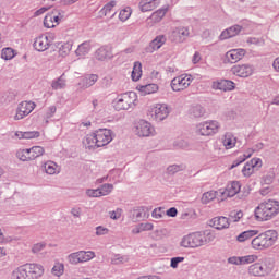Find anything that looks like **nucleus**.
I'll use <instances>...</instances> for the list:
<instances>
[{"instance_id": "nucleus-32", "label": "nucleus", "mask_w": 279, "mask_h": 279, "mask_svg": "<svg viewBox=\"0 0 279 279\" xmlns=\"http://www.w3.org/2000/svg\"><path fill=\"white\" fill-rule=\"evenodd\" d=\"M158 84H147V85H141L138 87L140 93L142 95H154V93H158Z\"/></svg>"}, {"instance_id": "nucleus-60", "label": "nucleus", "mask_w": 279, "mask_h": 279, "mask_svg": "<svg viewBox=\"0 0 279 279\" xmlns=\"http://www.w3.org/2000/svg\"><path fill=\"white\" fill-rule=\"evenodd\" d=\"M133 52H134V48H126L123 51H121L118 56H119V59L123 61V60H128L129 58L128 56H130V53H133Z\"/></svg>"}, {"instance_id": "nucleus-47", "label": "nucleus", "mask_w": 279, "mask_h": 279, "mask_svg": "<svg viewBox=\"0 0 279 279\" xmlns=\"http://www.w3.org/2000/svg\"><path fill=\"white\" fill-rule=\"evenodd\" d=\"M16 56V52L12 48H3L1 51L2 60H12Z\"/></svg>"}, {"instance_id": "nucleus-64", "label": "nucleus", "mask_w": 279, "mask_h": 279, "mask_svg": "<svg viewBox=\"0 0 279 279\" xmlns=\"http://www.w3.org/2000/svg\"><path fill=\"white\" fill-rule=\"evenodd\" d=\"M228 263H229L230 265H242V264H241V257H236V256L229 257V258H228Z\"/></svg>"}, {"instance_id": "nucleus-48", "label": "nucleus", "mask_w": 279, "mask_h": 279, "mask_svg": "<svg viewBox=\"0 0 279 279\" xmlns=\"http://www.w3.org/2000/svg\"><path fill=\"white\" fill-rule=\"evenodd\" d=\"M52 276H56L57 278H60V276L64 275V264L62 263H57L54 264V266L52 267Z\"/></svg>"}, {"instance_id": "nucleus-5", "label": "nucleus", "mask_w": 279, "mask_h": 279, "mask_svg": "<svg viewBox=\"0 0 279 279\" xmlns=\"http://www.w3.org/2000/svg\"><path fill=\"white\" fill-rule=\"evenodd\" d=\"M196 130L201 136H215L221 130V123L217 120H207L197 124Z\"/></svg>"}, {"instance_id": "nucleus-43", "label": "nucleus", "mask_w": 279, "mask_h": 279, "mask_svg": "<svg viewBox=\"0 0 279 279\" xmlns=\"http://www.w3.org/2000/svg\"><path fill=\"white\" fill-rule=\"evenodd\" d=\"M217 198V191H208L205 192L202 196V204H210V202H213V199Z\"/></svg>"}, {"instance_id": "nucleus-13", "label": "nucleus", "mask_w": 279, "mask_h": 279, "mask_svg": "<svg viewBox=\"0 0 279 279\" xmlns=\"http://www.w3.org/2000/svg\"><path fill=\"white\" fill-rule=\"evenodd\" d=\"M232 75L236 77H250L254 75V65L252 64H235L231 68Z\"/></svg>"}, {"instance_id": "nucleus-50", "label": "nucleus", "mask_w": 279, "mask_h": 279, "mask_svg": "<svg viewBox=\"0 0 279 279\" xmlns=\"http://www.w3.org/2000/svg\"><path fill=\"white\" fill-rule=\"evenodd\" d=\"M132 16V9L130 7H126L122 9L119 13V19L124 23V21H128Z\"/></svg>"}, {"instance_id": "nucleus-56", "label": "nucleus", "mask_w": 279, "mask_h": 279, "mask_svg": "<svg viewBox=\"0 0 279 279\" xmlns=\"http://www.w3.org/2000/svg\"><path fill=\"white\" fill-rule=\"evenodd\" d=\"M121 215H123V209L121 208L109 211L110 219H113V221H117V219H121Z\"/></svg>"}, {"instance_id": "nucleus-11", "label": "nucleus", "mask_w": 279, "mask_h": 279, "mask_svg": "<svg viewBox=\"0 0 279 279\" xmlns=\"http://www.w3.org/2000/svg\"><path fill=\"white\" fill-rule=\"evenodd\" d=\"M94 134H96L97 147H106L114 138V133L110 129H98Z\"/></svg>"}, {"instance_id": "nucleus-51", "label": "nucleus", "mask_w": 279, "mask_h": 279, "mask_svg": "<svg viewBox=\"0 0 279 279\" xmlns=\"http://www.w3.org/2000/svg\"><path fill=\"white\" fill-rule=\"evenodd\" d=\"M255 171L256 170L254 169V166H252L250 161H247L242 169L244 178H250V175H252V173H254Z\"/></svg>"}, {"instance_id": "nucleus-35", "label": "nucleus", "mask_w": 279, "mask_h": 279, "mask_svg": "<svg viewBox=\"0 0 279 279\" xmlns=\"http://www.w3.org/2000/svg\"><path fill=\"white\" fill-rule=\"evenodd\" d=\"M206 114V109L201 105H194L190 108V117H194V119H199Z\"/></svg>"}, {"instance_id": "nucleus-63", "label": "nucleus", "mask_w": 279, "mask_h": 279, "mask_svg": "<svg viewBox=\"0 0 279 279\" xmlns=\"http://www.w3.org/2000/svg\"><path fill=\"white\" fill-rule=\"evenodd\" d=\"M246 43L248 45H258V46L263 45V40H260L259 38H256V37H248Z\"/></svg>"}, {"instance_id": "nucleus-21", "label": "nucleus", "mask_w": 279, "mask_h": 279, "mask_svg": "<svg viewBox=\"0 0 279 279\" xmlns=\"http://www.w3.org/2000/svg\"><path fill=\"white\" fill-rule=\"evenodd\" d=\"M210 223L216 230H226V228H230V220L223 216L213 218Z\"/></svg>"}, {"instance_id": "nucleus-59", "label": "nucleus", "mask_w": 279, "mask_h": 279, "mask_svg": "<svg viewBox=\"0 0 279 279\" xmlns=\"http://www.w3.org/2000/svg\"><path fill=\"white\" fill-rule=\"evenodd\" d=\"M180 263H184V257H172L170 260V267H172V269H178Z\"/></svg>"}, {"instance_id": "nucleus-41", "label": "nucleus", "mask_w": 279, "mask_h": 279, "mask_svg": "<svg viewBox=\"0 0 279 279\" xmlns=\"http://www.w3.org/2000/svg\"><path fill=\"white\" fill-rule=\"evenodd\" d=\"M100 193V197H106V195H110L112 191H114V185L110 183H105L98 187Z\"/></svg>"}, {"instance_id": "nucleus-25", "label": "nucleus", "mask_w": 279, "mask_h": 279, "mask_svg": "<svg viewBox=\"0 0 279 279\" xmlns=\"http://www.w3.org/2000/svg\"><path fill=\"white\" fill-rule=\"evenodd\" d=\"M222 145L226 149H233V147H236V136L230 132L225 133Z\"/></svg>"}, {"instance_id": "nucleus-38", "label": "nucleus", "mask_w": 279, "mask_h": 279, "mask_svg": "<svg viewBox=\"0 0 279 279\" xmlns=\"http://www.w3.org/2000/svg\"><path fill=\"white\" fill-rule=\"evenodd\" d=\"M142 75H143V64H141V62L137 61L134 63L131 77H132L133 82H138V80H141Z\"/></svg>"}, {"instance_id": "nucleus-36", "label": "nucleus", "mask_w": 279, "mask_h": 279, "mask_svg": "<svg viewBox=\"0 0 279 279\" xmlns=\"http://www.w3.org/2000/svg\"><path fill=\"white\" fill-rule=\"evenodd\" d=\"M27 150L31 160H36V158H40V156L45 154V148H43V146H33L32 148H27Z\"/></svg>"}, {"instance_id": "nucleus-1", "label": "nucleus", "mask_w": 279, "mask_h": 279, "mask_svg": "<svg viewBox=\"0 0 279 279\" xmlns=\"http://www.w3.org/2000/svg\"><path fill=\"white\" fill-rule=\"evenodd\" d=\"M278 213L279 202L274 199L264 201L255 208L257 221H271Z\"/></svg>"}, {"instance_id": "nucleus-9", "label": "nucleus", "mask_w": 279, "mask_h": 279, "mask_svg": "<svg viewBox=\"0 0 279 279\" xmlns=\"http://www.w3.org/2000/svg\"><path fill=\"white\" fill-rule=\"evenodd\" d=\"M135 134L143 138L156 136V129L148 121L140 120L135 125Z\"/></svg>"}, {"instance_id": "nucleus-49", "label": "nucleus", "mask_w": 279, "mask_h": 279, "mask_svg": "<svg viewBox=\"0 0 279 279\" xmlns=\"http://www.w3.org/2000/svg\"><path fill=\"white\" fill-rule=\"evenodd\" d=\"M114 5H117V1L112 0L109 3H107L101 10H100V14L101 16H108V14H110V12H112V8H114Z\"/></svg>"}, {"instance_id": "nucleus-53", "label": "nucleus", "mask_w": 279, "mask_h": 279, "mask_svg": "<svg viewBox=\"0 0 279 279\" xmlns=\"http://www.w3.org/2000/svg\"><path fill=\"white\" fill-rule=\"evenodd\" d=\"M44 26L48 29H51L52 27H56V24L53 23V14H47L44 19Z\"/></svg>"}, {"instance_id": "nucleus-16", "label": "nucleus", "mask_w": 279, "mask_h": 279, "mask_svg": "<svg viewBox=\"0 0 279 279\" xmlns=\"http://www.w3.org/2000/svg\"><path fill=\"white\" fill-rule=\"evenodd\" d=\"M167 43V36L158 35L150 43L149 46L146 47V53H154V51H158Z\"/></svg>"}, {"instance_id": "nucleus-52", "label": "nucleus", "mask_w": 279, "mask_h": 279, "mask_svg": "<svg viewBox=\"0 0 279 279\" xmlns=\"http://www.w3.org/2000/svg\"><path fill=\"white\" fill-rule=\"evenodd\" d=\"M240 258L242 265H252V263H256V260H258V256L256 255H245Z\"/></svg>"}, {"instance_id": "nucleus-12", "label": "nucleus", "mask_w": 279, "mask_h": 279, "mask_svg": "<svg viewBox=\"0 0 279 279\" xmlns=\"http://www.w3.org/2000/svg\"><path fill=\"white\" fill-rule=\"evenodd\" d=\"M191 36V32L189 31V27L186 26H179L171 31L169 35V39L171 43H184L186 38Z\"/></svg>"}, {"instance_id": "nucleus-18", "label": "nucleus", "mask_w": 279, "mask_h": 279, "mask_svg": "<svg viewBox=\"0 0 279 279\" xmlns=\"http://www.w3.org/2000/svg\"><path fill=\"white\" fill-rule=\"evenodd\" d=\"M112 57V48H110L109 46H101L95 52V58L99 62H106V60H111Z\"/></svg>"}, {"instance_id": "nucleus-62", "label": "nucleus", "mask_w": 279, "mask_h": 279, "mask_svg": "<svg viewBox=\"0 0 279 279\" xmlns=\"http://www.w3.org/2000/svg\"><path fill=\"white\" fill-rule=\"evenodd\" d=\"M108 232H110L108 228L101 226L96 227V236H105Z\"/></svg>"}, {"instance_id": "nucleus-27", "label": "nucleus", "mask_w": 279, "mask_h": 279, "mask_svg": "<svg viewBox=\"0 0 279 279\" xmlns=\"http://www.w3.org/2000/svg\"><path fill=\"white\" fill-rule=\"evenodd\" d=\"M248 274L250 276L260 277L265 276V274H267V270L265 269V267H263V265H260V263H255L248 267Z\"/></svg>"}, {"instance_id": "nucleus-14", "label": "nucleus", "mask_w": 279, "mask_h": 279, "mask_svg": "<svg viewBox=\"0 0 279 279\" xmlns=\"http://www.w3.org/2000/svg\"><path fill=\"white\" fill-rule=\"evenodd\" d=\"M26 267V274L28 279H38L43 278L45 275V267L40 264H24Z\"/></svg>"}, {"instance_id": "nucleus-58", "label": "nucleus", "mask_w": 279, "mask_h": 279, "mask_svg": "<svg viewBox=\"0 0 279 279\" xmlns=\"http://www.w3.org/2000/svg\"><path fill=\"white\" fill-rule=\"evenodd\" d=\"M46 246L47 244L45 242L34 244L32 247V252L33 254H39V252H43V250H45Z\"/></svg>"}, {"instance_id": "nucleus-54", "label": "nucleus", "mask_w": 279, "mask_h": 279, "mask_svg": "<svg viewBox=\"0 0 279 279\" xmlns=\"http://www.w3.org/2000/svg\"><path fill=\"white\" fill-rule=\"evenodd\" d=\"M173 147L175 149H189V142H186V141L182 140V138L177 140L173 143Z\"/></svg>"}, {"instance_id": "nucleus-39", "label": "nucleus", "mask_w": 279, "mask_h": 279, "mask_svg": "<svg viewBox=\"0 0 279 279\" xmlns=\"http://www.w3.org/2000/svg\"><path fill=\"white\" fill-rule=\"evenodd\" d=\"M117 175H119V170H111L108 175L100 178L97 180L98 184H102V182L109 181V182H113L114 184H117V182H119V180L117 179Z\"/></svg>"}, {"instance_id": "nucleus-30", "label": "nucleus", "mask_w": 279, "mask_h": 279, "mask_svg": "<svg viewBox=\"0 0 279 279\" xmlns=\"http://www.w3.org/2000/svg\"><path fill=\"white\" fill-rule=\"evenodd\" d=\"M216 88L218 90H223L225 93L234 90V82L230 80H221L216 84Z\"/></svg>"}, {"instance_id": "nucleus-44", "label": "nucleus", "mask_w": 279, "mask_h": 279, "mask_svg": "<svg viewBox=\"0 0 279 279\" xmlns=\"http://www.w3.org/2000/svg\"><path fill=\"white\" fill-rule=\"evenodd\" d=\"M85 145L86 147H88V149H93V147H97V135L95 133L86 135Z\"/></svg>"}, {"instance_id": "nucleus-26", "label": "nucleus", "mask_w": 279, "mask_h": 279, "mask_svg": "<svg viewBox=\"0 0 279 279\" xmlns=\"http://www.w3.org/2000/svg\"><path fill=\"white\" fill-rule=\"evenodd\" d=\"M11 279H29L25 264L15 268L11 274Z\"/></svg>"}, {"instance_id": "nucleus-20", "label": "nucleus", "mask_w": 279, "mask_h": 279, "mask_svg": "<svg viewBox=\"0 0 279 279\" xmlns=\"http://www.w3.org/2000/svg\"><path fill=\"white\" fill-rule=\"evenodd\" d=\"M241 29H243V26L241 25H233L220 34V40H228V38H234V36H239L241 34Z\"/></svg>"}, {"instance_id": "nucleus-17", "label": "nucleus", "mask_w": 279, "mask_h": 279, "mask_svg": "<svg viewBox=\"0 0 279 279\" xmlns=\"http://www.w3.org/2000/svg\"><path fill=\"white\" fill-rule=\"evenodd\" d=\"M50 46L51 41L49 40V37L47 35H41L37 37L33 44L34 49L39 52L47 51Z\"/></svg>"}, {"instance_id": "nucleus-33", "label": "nucleus", "mask_w": 279, "mask_h": 279, "mask_svg": "<svg viewBox=\"0 0 279 279\" xmlns=\"http://www.w3.org/2000/svg\"><path fill=\"white\" fill-rule=\"evenodd\" d=\"M169 11V7H162L161 9L155 11L151 15L150 19L154 23H160L162 19H165V15Z\"/></svg>"}, {"instance_id": "nucleus-45", "label": "nucleus", "mask_w": 279, "mask_h": 279, "mask_svg": "<svg viewBox=\"0 0 279 279\" xmlns=\"http://www.w3.org/2000/svg\"><path fill=\"white\" fill-rule=\"evenodd\" d=\"M128 260H130V257L128 255L117 254L112 257L111 264L112 265H123V263H128Z\"/></svg>"}, {"instance_id": "nucleus-4", "label": "nucleus", "mask_w": 279, "mask_h": 279, "mask_svg": "<svg viewBox=\"0 0 279 279\" xmlns=\"http://www.w3.org/2000/svg\"><path fill=\"white\" fill-rule=\"evenodd\" d=\"M276 241H278V232L276 230H267L254 238L251 245L253 250H268Z\"/></svg>"}, {"instance_id": "nucleus-37", "label": "nucleus", "mask_w": 279, "mask_h": 279, "mask_svg": "<svg viewBox=\"0 0 279 279\" xmlns=\"http://www.w3.org/2000/svg\"><path fill=\"white\" fill-rule=\"evenodd\" d=\"M15 136H16V138H20V140L21 138H25V140L38 138V136H40V132H37V131H27V132L16 131Z\"/></svg>"}, {"instance_id": "nucleus-19", "label": "nucleus", "mask_w": 279, "mask_h": 279, "mask_svg": "<svg viewBox=\"0 0 279 279\" xmlns=\"http://www.w3.org/2000/svg\"><path fill=\"white\" fill-rule=\"evenodd\" d=\"M147 213V207L145 206H136L133 207L129 211V217L136 223V221H142V219H145V214Z\"/></svg>"}, {"instance_id": "nucleus-7", "label": "nucleus", "mask_w": 279, "mask_h": 279, "mask_svg": "<svg viewBox=\"0 0 279 279\" xmlns=\"http://www.w3.org/2000/svg\"><path fill=\"white\" fill-rule=\"evenodd\" d=\"M95 252L93 251H78L68 255L66 260L70 265H82L88 263L95 258Z\"/></svg>"}, {"instance_id": "nucleus-8", "label": "nucleus", "mask_w": 279, "mask_h": 279, "mask_svg": "<svg viewBox=\"0 0 279 279\" xmlns=\"http://www.w3.org/2000/svg\"><path fill=\"white\" fill-rule=\"evenodd\" d=\"M148 117L157 123L165 121L169 117V106L166 104L154 105L148 111Z\"/></svg>"}, {"instance_id": "nucleus-42", "label": "nucleus", "mask_w": 279, "mask_h": 279, "mask_svg": "<svg viewBox=\"0 0 279 279\" xmlns=\"http://www.w3.org/2000/svg\"><path fill=\"white\" fill-rule=\"evenodd\" d=\"M229 225L236 223L243 219V211L242 210H232L229 214Z\"/></svg>"}, {"instance_id": "nucleus-55", "label": "nucleus", "mask_w": 279, "mask_h": 279, "mask_svg": "<svg viewBox=\"0 0 279 279\" xmlns=\"http://www.w3.org/2000/svg\"><path fill=\"white\" fill-rule=\"evenodd\" d=\"M167 171H168V173H170V175H173V174L178 173L179 171H184V166L172 165L167 168Z\"/></svg>"}, {"instance_id": "nucleus-22", "label": "nucleus", "mask_w": 279, "mask_h": 279, "mask_svg": "<svg viewBox=\"0 0 279 279\" xmlns=\"http://www.w3.org/2000/svg\"><path fill=\"white\" fill-rule=\"evenodd\" d=\"M160 5V0H140L138 8L141 12H151Z\"/></svg>"}, {"instance_id": "nucleus-61", "label": "nucleus", "mask_w": 279, "mask_h": 279, "mask_svg": "<svg viewBox=\"0 0 279 279\" xmlns=\"http://www.w3.org/2000/svg\"><path fill=\"white\" fill-rule=\"evenodd\" d=\"M85 193L87 197H101V194L99 193V187L95 190L87 189Z\"/></svg>"}, {"instance_id": "nucleus-31", "label": "nucleus", "mask_w": 279, "mask_h": 279, "mask_svg": "<svg viewBox=\"0 0 279 279\" xmlns=\"http://www.w3.org/2000/svg\"><path fill=\"white\" fill-rule=\"evenodd\" d=\"M258 234V230H247L242 233H240L236 236V241L239 243H245V241H250V239L256 236Z\"/></svg>"}, {"instance_id": "nucleus-57", "label": "nucleus", "mask_w": 279, "mask_h": 279, "mask_svg": "<svg viewBox=\"0 0 279 279\" xmlns=\"http://www.w3.org/2000/svg\"><path fill=\"white\" fill-rule=\"evenodd\" d=\"M255 171H258L263 167V160L260 158H253L248 161Z\"/></svg>"}, {"instance_id": "nucleus-46", "label": "nucleus", "mask_w": 279, "mask_h": 279, "mask_svg": "<svg viewBox=\"0 0 279 279\" xmlns=\"http://www.w3.org/2000/svg\"><path fill=\"white\" fill-rule=\"evenodd\" d=\"M16 158H19V160L22 162H29V160H32L29 157V150H27V148L17 150Z\"/></svg>"}, {"instance_id": "nucleus-3", "label": "nucleus", "mask_w": 279, "mask_h": 279, "mask_svg": "<svg viewBox=\"0 0 279 279\" xmlns=\"http://www.w3.org/2000/svg\"><path fill=\"white\" fill-rule=\"evenodd\" d=\"M136 101H138V95L136 92H126L119 94L113 99V108L117 112H121V110H134L136 108Z\"/></svg>"}, {"instance_id": "nucleus-34", "label": "nucleus", "mask_w": 279, "mask_h": 279, "mask_svg": "<svg viewBox=\"0 0 279 279\" xmlns=\"http://www.w3.org/2000/svg\"><path fill=\"white\" fill-rule=\"evenodd\" d=\"M51 88L52 90H62L63 88H66V78L64 77V74L52 81Z\"/></svg>"}, {"instance_id": "nucleus-28", "label": "nucleus", "mask_w": 279, "mask_h": 279, "mask_svg": "<svg viewBox=\"0 0 279 279\" xmlns=\"http://www.w3.org/2000/svg\"><path fill=\"white\" fill-rule=\"evenodd\" d=\"M90 41H84L78 45L77 49L75 50V54L77 58H84L85 56H88L90 53Z\"/></svg>"}, {"instance_id": "nucleus-10", "label": "nucleus", "mask_w": 279, "mask_h": 279, "mask_svg": "<svg viewBox=\"0 0 279 279\" xmlns=\"http://www.w3.org/2000/svg\"><path fill=\"white\" fill-rule=\"evenodd\" d=\"M34 108H36V102L34 101L20 102L16 108L14 121H21V119H25V117H29V114L34 112Z\"/></svg>"}, {"instance_id": "nucleus-24", "label": "nucleus", "mask_w": 279, "mask_h": 279, "mask_svg": "<svg viewBox=\"0 0 279 279\" xmlns=\"http://www.w3.org/2000/svg\"><path fill=\"white\" fill-rule=\"evenodd\" d=\"M240 192H241V182L232 181L227 185L225 195H227V197H234V195H236Z\"/></svg>"}, {"instance_id": "nucleus-6", "label": "nucleus", "mask_w": 279, "mask_h": 279, "mask_svg": "<svg viewBox=\"0 0 279 279\" xmlns=\"http://www.w3.org/2000/svg\"><path fill=\"white\" fill-rule=\"evenodd\" d=\"M194 80L195 77L193 75L186 73L175 76L170 83L171 89L173 93L186 90V88L193 84Z\"/></svg>"}, {"instance_id": "nucleus-2", "label": "nucleus", "mask_w": 279, "mask_h": 279, "mask_svg": "<svg viewBox=\"0 0 279 279\" xmlns=\"http://www.w3.org/2000/svg\"><path fill=\"white\" fill-rule=\"evenodd\" d=\"M213 235L210 233L206 234L204 232L197 231L192 232L186 235H184L181 239L180 246L185 248H192L195 250L197 247H202L204 245H207V243H210V238Z\"/></svg>"}, {"instance_id": "nucleus-15", "label": "nucleus", "mask_w": 279, "mask_h": 279, "mask_svg": "<svg viewBox=\"0 0 279 279\" xmlns=\"http://www.w3.org/2000/svg\"><path fill=\"white\" fill-rule=\"evenodd\" d=\"M246 53H247V51L243 48L232 49L226 53V59L231 64H234V63L239 62L240 60H243V58L245 57Z\"/></svg>"}, {"instance_id": "nucleus-29", "label": "nucleus", "mask_w": 279, "mask_h": 279, "mask_svg": "<svg viewBox=\"0 0 279 279\" xmlns=\"http://www.w3.org/2000/svg\"><path fill=\"white\" fill-rule=\"evenodd\" d=\"M44 170L48 175H56L60 173V167L54 161H46L44 163Z\"/></svg>"}, {"instance_id": "nucleus-40", "label": "nucleus", "mask_w": 279, "mask_h": 279, "mask_svg": "<svg viewBox=\"0 0 279 279\" xmlns=\"http://www.w3.org/2000/svg\"><path fill=\"white\" fill-rule=\"evenodd\" d=\"M72 49H73V41L61 43V46L59 47V54L62 58H66V56L71 53Z\"/></svg>"}, {"instance_id": "nucleus-23", "label": "nucleus", "mask_w": 279, "mask_h": 279, "mask_svg": "<svg viewBox=\"0 0 279 279\" xmlns=\"http://www.w3.org/2000/svg\"><path fill=\"white\" fill-rule=\"evenodd\" d=\"M98 80H99V75L87 74L78 82V86L81 88H90V86H95V84H97Z\"/></svg>"}]
</instances>
